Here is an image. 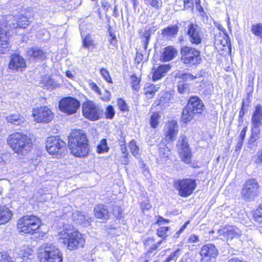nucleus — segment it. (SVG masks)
<instances>
[{
  "label": "nucleus",
  "mask_w": 262,
  "mask_h": 262,
  "mask_svg": "<svg viewBox=\"0 0 262 262\" xmlns=\"http://www.w3.org/2000/svg\"><path fill=\"white\" fill-rule=\"evenodd\" d=\"M30 14L16 16H0V53H9L11 50L10 30L17 28L25 29L32 22Z\"/></svg>",
  "instance_id": "nucleus-1"
},
{
  "label": "nucleus",
  "mask_w": 262,
  "mask_h": 262,
  "mask_svg": "<svg viewBox=\"0 0 262 262\" xmlns=\"http://www.w3.org/2000/svg\"><path fill=\"white\" fill-rule=\"evenodd\" d=\"M68 146L72 154L79 158L87 156L90 150L87 137L80 129L70 134L68 137Z\"/></svg>",
  "instance_id": "nucleus-2"
},
{
  "label": "nucleus",
  "mask_w": 262,
  "mask_h": 262,
  "mask_svg": "<svg viewBox=\"0 0 262 262\" xmlns=\"http://www.w3.org/2000/svg\"><path fill=\"white\" fill-rule=\"evenodd\" d=\"M68 226H64L63 229L58 233L59 242L67 246L70 250H74L78 247H83L85 240L82 234Z\"/></svg>",
  "instance_id": "nucleus-3"
},
{
  "label": "nucleus",
  "mask_w": 262,
  "mask_h": 262,
  "mask_svg": "<svg viewBox=\"0 0 262 262\" xmlns=\"http://www.w3.org/2000/svg\"><path fill=\"white\" fill-rule=\"evenodd\" d=\"M7 143L14 152L18 155H25L31 149V139L25 134L15 132L7 138Z\"/></svg>",
  "instance_id": "nucleus-4"
},
{
  "label": "nucleus",
  "mask_w": 262,
  "mask_h": 262,
  "mask_svg": "<svg viewBox=\"0 0 262 262\" xmlns=\"http://www.w3.org/2000/svg\"><path fill=\"white\" fill-rule=\"evenodd\" d=\"M205 105L198 96L190 97L186 106L183 109L182 120L184 123L191 121L196 114H201Z\"/></svg>",
  "instance_id": "nucleus-5"
},
{
  "label": "nucleus",
  "mask_w": 262,
  "mask_h": 262,
  "mask_svg": "<svg viewBox=\"0 0 262 262\" xmlns=\"http://www.w3.org/2000/svg\"><path fill=\"white\" fill-rule=\"evenodd\" d=\"M181 60L187 67L200 64L202 61L201 51L194 47L184 46L181 49Z\"/></svg>",
  "instance_id": "nucleus-6"
},
{
  "label": "nucleus",
  "mask_w": 262,
  "mask_h": 262,
  "mask_svg": "<svg viewBox=\"0 0 262 262\" xmlns=\"http://www.w3.org/2000/svg\"><path fill=\"white\" fill-rule=\"evenodd\" d=\"M41 225L40 220L36 216L25 215L17 222V228L20 232L32 234Z\"/></svg>",
  "instance_id": "nucleus-7"
},
{
  "label": "nucleus",
  "mask_w": 262,
  "mask_h": 262,
  "mask_svg": "<svg viewBox=\"0 0 262 262\" xmlns=\"http://www.w3.org/2000/svg\"><path fill=\"white\" fill-rule=\"evenodd\" d=\"M173 186L180 196L186 198L193 193L196 187V182L195 179L190 178L178 179L174 181Z\"/></svg>",
  "instance_id": "nucleus-8"
},
{
  "label": "nucleus",
  "mask_w": 262,
  "mask_h": 262,
  "mask_svg": "<svg viewBox=\"0 0 262 262\" xmlns=\"http://www.w3.org/2000/svg\"><path fill=\"white\" fill-rule=\"evenodd\" d=\"M259 187L258 183L255 179L252 178L247 180L241 190L242 198L246 202L253 201L258 195Z\"/></svg>",
  "instance_id": "nucleus-9"
},
{
  "label": "nucleus",
  "mask_w": 262,
  "mask_h": 262,
  "mask_svg": "<svg viewBox=\"0 0 262 262\" xmlns=\"http://www.w3.org/2000/svg\"><path fill=\"white\" fill-rule=\"evenodd\" d=\"M40 262H62V254L53 244H47L44 251L40 254Z\"/></svg>",
  "instance_id": "nucleus-10"
},
{
  "label": "nucleus",
  "mask_w": 262,
  "mask_h": 262,
  "mask_svg": "<svg viewBox=\"0 0 262 262\" xmlns=\"http://www.w3.org/2000/svg\"><path fill=\"white\" fill-rule=\"evenodd\" d=\"M66 143L57 136L48 138L46 148L50 155H61L65 150Z\"/></svg>",
  "instance_id": "nucleus-11"
},
{
  "label": "nucleus",
  "mask_w": 262,
  "mask_h": 262,
  "mask_svg": "<svg viewBox=\"0 0 262 262\" xmlns=\"http://www.w3.org/2000/svg\"><path fill=\"white\" fill-rule=\"evenodd\" d=\"M80 106V103L78 100L69 96L60 100L58 107L61 112L68 115H72L77 112Z\"/></svg>",
  "instance_id": "nucleus-12"
},
{
  "label": "nucleus",
  "mask_w": 262,
  "mask_h": 262,
  "mask_svg": "<svg viewBox=\"0 0 262 262\" xmlns=\"http://www.w3.org/2000/svg\"><path fill=\"white\" fill-rule=\"evenodd\" d=\"M187 28L186 34L190 42L195 46L201 45L204 36L201 28L196 24L191 23Z\"/></svg>",
  "instance_id": "nucleus-13"
},
{
  "label": "nucleus",
  "mask_w": 262,
  "mask_h": 262,
  "mask_svg": "<svg viewBox=\"0 0 262 262\" xmlns=\"http://www.w3.org/2000/svg\"><path fill=\"white\" fill-rule=\"evenodd\" d=\"M82 110L83 116L91 121H96L100 118L101 111L92 101L83 103Z\"/></svg>",
  "instance_id": "nucleus-14"
},
{
  "label": "nucleus",
  "mask_w": 262,
  "mask_h": 262,
  "mask_svg": "<svg viewBox=\"0 0 262 262\" xmlns=\"http://www.w3.org/2000/svg\"><path fill=\"white\" fill-rule=\"evenodd\" d=\"M200 254L202 260L208 262L215 260L218 255L219 252L214 245L207 244L202 246Z\"/></svg>",
  "instance_id": "nucleus-15"
},
{
  "label": "nucleus",
  "mask_w": 262,
  "mask_h": 262,
  "mask_svg": "<svg viewBox=\"0 0 262 262\" xmlns=\"http://www.w3.org/2000/svg\"><path fill=\"white\" fill-rule=\"evenodd\" d=\"M27 67L26 59L17 53H13L10 57L8 68L10 70L18 72L24 70Z\"/></svg>",
  "instance_id": "nucleus-16"
},
{
  "label": "nucleus",
  "mask_w": 262,
  "mask_h": 262,
  "mask_svg": "<svg viewBox=\"0 0 262 262\" xmlns=\"http://www.w3.org/2000/svg\"><path fill=\"white\" fill-rule=\"evenodd\" d=\"M32 115L37 122H49L53 118V114L47 106H41L39 108L34 110Z\"/></svg>",
  "instance_id": "nucleus-17"
},
{
  "label": "nucleus",
  "mask_w": 262,
  "mask_h": 262,
  "mask_svg": "<svg viewBox=\"0 0 262 262\" xmlns=\"http://www.w3.org/2000/svg\"><path fill=\"white\" fill-rule=\"evenodd\" d=\"M177 146L179 147V152L181 155L182 161L186 164H190L191 162L192 155L187 138L184 137L181 141H179Z\"/></svg>",
  "instance_id": "nucleus-18"
},
{
  "label": "nucleus",
  "mask_w": 262,
  "mask_h": 262,
  "mask_svg": "<svg viewBox=\"0 0 262 262\" xmlns=\"http://www.w3.org/2000/svg\"><path fill=\"white\" fill-rule=\"evenodd\" d=\"M219 235H223L227 240L237 238L241 235V230L236 226H228L220 229L217 231Z\"/></svg>",
  "instance_id": "nucleus-19"
},
{
  "label": "nucleus",
  "mask_w": 262,
  "mask_h": 262,
  "mask_svg": "<svg viewBox=\"0 0 262 262\" xmlns=\"http://www.w3.org/2000/svg\"><path fill=\"white\" fill-rule=\"evenodd\" d=\"M94 214L96 218L100 219L102 222H105L110 217V213L108 207L103 204H98L94 207Z\"/></svg>",
  "instance_id": "nucleus-20"
},
{
  "label": "nucleus",
  "mask_w": 262,
  "mask_h": 262,
  "mask_svg": "<svg viewBox=\"0 0 262 262\" xmlns=\"http://www.w3.org/2000/svg\"><path fill=\"white\" fill-rule=\"evenodd\" d=\"M171 66L169 64H162L159 66L157 69L153 68L152 69V79L156 81L161 79L165 74L170 69Z\"/></svg>",
  "instance_id": "nucleus-21"
},
{
  "label": "nucleus",
  "mask_w": 262,
  "mask_h": 262,
  "mask_svg": "<svg viewBox=\"0 0 262 262\" xmlns=\"http://www.w3.org/2000/svg\"><path fill=\"white\" fill-rule=\"evenodd\" d=\"M27 55L31 59L35 60H42L45 58V52L38 47H32L27 50Z\"/></svg>",
  "instance_id": "nucleus-22"
},
{
  "label": "nucleus",
  "mask_w": 262,
  "mask_h": 262,
  "mask_svg": "<svg viewBox=\"0 0 262 262\" xmlns=\"http://www.w3.org/2000/svg\"><path fill=\"white\" fill-rule=\"evenodd\" d=\"M251 122L252 126L259 127L262 125V106L257 104L253 113Z\"/></svg>",
  "instance_id": "nucleus-23"
},
{
  "label": "nucleus",
  "mask_w": 262,
  "mask_h": 262,
  "mask_svg": "<svg viewBox=\"0 0 262 262\" xmlns=\"http://www.w3.org/2000/svg\"><path fill=\"white\" fill-rule=\"evenodd\" d=\"M179 27L177 25H169L162 30L161 34L167 40L175 38L179 31Z\"/></svg>",
  "instance_id": "nucleus-24"
},
{
  "label": "nucleus",
  "mask_w": 262,
  "mask_h": 262,
  "mask_svg": "<svg viewBox=\"0 0 262 262\" xmlns=\"http://www.w3.org/2000/svg\"><path fill=\"white\" fill-rule=\"evenodd\" d=\"M72 219L76 224L81 225L84 227L88 226L90 225L89 217H86L82 212L75 211L72 214Z\"/></svg>",
  "instance_id": "nucleus-25"
},
{
  "label": "nucleus",
  "mask_w": 262,
  "mask_h": 262,
  "mask_svg": "<svg viewBox=\"0 0 262 262\" xmlns=\"http://www.w3.org/2000/svg\"><path fill=\"white\" fill-rule=\"evenodd\" d=\"M177 53V50L173 47L167 46L163 50L161 59L164 61H169L176 56Z\"/></svg>",
  "instance_id": "nucleus-26"
},
{
  "label": "nucleus",
  "mask_w": 262,
  "mask_h": 262,
  "mask_svg": "<svg viewBox=\"0 0 262 262\" xmlns=\"http://www.w3.org/2000/svg\"><path fill=\"white\" fill-rule=\"evenodd\" d=\"M12 216L11 211L6 206H0V225L8 223Z\"/></svg>",
  "instance_id": "nucleus-27"
},
{
  "label": "nucleus",
  "mask_w": 262,
  "mask_h": 262,
  "mask_svg": "<svg viewBox=\"0 0 262 262\" xmlns=\"http://www.w3.org/2000/svg\"><path fill=\"white\" fill-rule=\"evenodd\" d=\"M168 126L166 137L169 140H172L178 133V125L176 121L172 120L168 123Z\"/></svg>",
  "instance_id": "nucleus-28"
},
{
  "label": "nucleus",
  "mask_w": 262,
  "mask_h": 262,
  "mask_svg": "<svg viewBox=\"0 0 262 262\" xmlns=\"http://www.w3.org/2000/svg\"><path fill=\"white\" fill-rule=\"evenodd\" d=\"M160 86L151 83H146L144 85V91L148 98L154 97L155 93L159 90Z\"/></svg>",
  "instance_id": "nucleus-29"
},
{
  "label": "nucleus",
  "mask_w": 262,
  "mask_h": 262,
  "mask_svg": "<svg viewBox=\"0 0 262 262\" xmlns=\"http://www.w3.org/2000/svg\"><path fill=\"white\" fill-rule=\"evenodd\" d=\"M176 78H179L182 82L191 81L196 78V76H194L189 73L179 71L175 74Z\"/></svg>",
  "instance_id": "nucleus-30"
},
{
  "label": "nucleus",
  "mask_w": 262,
  "mask_h": 262,
  "mask_svg": "<svg viewBox=\"0 0 262 262\" xmlns=\"http://www.w3.org/2000/svg\"><path fill=\"white\" fill-rule=\"evenodd\" d=\"M6 120L12 124L19 125L24 123L25 119L19 114L16 113L7 116Z\"/></svg>",
  "instance_id": "nucleus-31"
},
{
  "label": "nucleus",
  "mask_w": 262,
  "mask_h": 262,
  "mask_svg": "<svg viewBox=\"0 0 262 262\" xmlns=\"http://www.w3.org/2000/svg\"><path fill=\"white\" fill-rule=\"evenodd\" d=\"M178 91L181 94H188L190 91L189 84L182 81L178 82Z\"/></svg>",
  "instance_id": "nucleus-32"
},
{
  "label": "nucleus",
  "mask_w": 262,
  "mask_h": 262,
  "mask_svg": "<svg viewBox=\"0 0 262 262\" xmlns=\"http://www.w3.org/2000/svg\"><path fill=\"white\" fill-rule=\"evenodd\" d=\"M260 130L259 127H254L252 126V132L249 140V144H253L259 138Z\"/></svg>",
  "instance_id": "nucleus-33"
},
{
  "label": "nucleus",
  "mask_w": 262,
  "mask_h": 262,
  "mask_svg": "<svg viewBox=\"0 0 262 262\" xmlns=\"http://www.w3.org/2000/svg\"><path fill=\"white\" fill-rule=\"evenodd\" d=\"M160 117L161 116L158 113L154 112L152 114L150 119V125L152 128H156L157 127Z\"/></svg>",
  "instance_id": "nucleus-34"
},
{
  "label": "nucleus",
  "mask_w": 262,
  "mask_h": 262,
  "mask_svg": "<svg viewBox=\"0 0 262 262\" xmlns=\"http://www.w3.org/2000/svg\"><path fill=\"white\" fill-rule=\"evenodd\" d=\"M182 250L177 249L173 252L171 253L163 262H176L177 258L180 256Z\"/></svg>",
  "instance_id": "nucleus-35"
},
{
  "label": "nucleus",
  "mask_w": 262,
  "mask_h": 262,
  "mask_svg": "<svg viewBox=\"0 0 262 262\" xmlns=\"http://www.w3.org/2000/svg\"><path fill=\"white\" fill-rule=\"evenodd\" d=\"M251 30L255 35L262 38V24L257 23L252 25Z\"/></svg>",
  "instance_id": "nucleus-36"
},
{
  "label": "nucleus",
  "mask_w": 262,
  "mask_h": 262,
  "mask_svg": "<svg viewBox=\"0 0 262 262\" xmlns=\"http://www.w3.org/2000/svg\"><path fill=\"white\" fill-rule=\"evenodd\" d=\"M109 147L107 146V141L105 139L101 140L100 144L97 147V151L99 154L108 151Z\"/></svg>",
  "instance_id": "nucleus-37"
},
{
  "label": "nucleus",
  "mask_w": 262,
  "mask_h": 262,
  "mask_svg": "<svg viewBox=\"0 0 262 262\" xmlns=\"http://www.w3.org/2000/svg\"><path fill=\"white\" fill-rule=\"evenodd\" d=\"M130 152L133 156L137 157L139 156V148L136 144V142L134 140H132L128 145Z\"/></svg>",
  "instance_id": "nucleus-38"
},
{
  "label": "nucleus",
  "mask_w": 262,
  "mask_h": 262,
  "mask_svg": "<svg viewBox=\"0 0 262 262\" xmlns=\"http://www.w3.org/2000/svg\"><path fill=\"white\" fill-rule=\"evenodd\" d=\"M169 227H161L157 229V234L158 236L164 238L165 239L167 236V232L169 230Z\"/></svg>",
  "instance_id": "nucleus-39"
},
{
  "label": "nucleus",
  "mask_w": 262,
  "mask_h": 262,
  "mask_svg": "<svg viewBox=\"0 0 262 262\" xmlns=\"http://www.w3.org/2000/svg\"><path fill=\"white\" fill-rule=\"evenodd\" d=\"M131 84L132 88L135 90H138L139 89V84L140 80L137 77L135 74L131 76Z\"/></svg>",
  "instance_id": "nucleus-40"
},
{
  "label": "nucleus",
  "mask_w": 262,
  "mask_h": 262,
  "mask_svg": "<svg viewBox=\"0 0 262 262\" xmlns=\"http://www.w3.org/2000/svg\"><path fill=\"white\" fill-rule=\"evenodd\" d=\"M105 116L106 119H112L115 114V110L112 105H108L106 108Z\"/></svg>",
  "instance_id": "nucleus-41"
},
{
  "label": "nucleus",
  "mask_w": 262,
  "mask_h": 262,
  "mask_svg": "<svg viewBox=\"0 0 262 262\" xmlns=\"http://www.w3.org/2000/svg\"><path fill=\"white\" fill-rule=\"evenodd\" d=\"M117 105L119 110L122 112H125L128 111V106L122 98H119L117 100Z\"/></svg>",
  "instance_id": "nucleus-42"
},
{
  "label": "nucleus",
  "mask_w": 262,
  "mask_h": 262,
  "mask_svg": "<svg viewBox=\"0 0 262 262\" xmlns=\"http://www.w3.org/2000/svg\"><path fill=\"white\" fill-rule=\"evenodd\" d=\"M200 2V0H184V7L191 8L193 7L194 4L197 6Z\"/></svg>",
  "instance_id": "nucleus-43"
},
{
  "label": "nucleus",
  "mask_w": 262,
  "mask_h": 262,
  "mask_svg": "<svg viewBox=\"0 0 262 262\" xmlns=\"http://www.w3.org/2000/svg\"><path fill=\"white\" fill-rule=\"evenodd\" d=\"M253 217L256 222L262 223V209L257 208L254 213Z\"/></svg>",
  "instance_id": "nucleus-44"
},
{
  "label": "nucleus",
  "mask_w": 262,
  "mask_h": 262,
  "mask_svg": "<svg viewBox=\"0 0 262 262\" xmlns=\"http://www.w3.org/2000/svg\"><path fill=\"white\" fill-rule=\"evenodd\" d=\"M100 74L103 78L108 82H112V78L110 76L108 72L104 68H102L100 70Z\"/></svg>",
  "instance_id": "nucleus-45"
},
{
  "label": "nucleus",
  "mask_w": 262,
  "mask_h": 262,
  "mask_svg": "<svg viewBox=\"0 0 262 262\" xmlns=\"http://www.w3.org/2000/svg\"><path fill=\"white\" fill-rule=\"evenodd\" d=\"M0 262H14L6 252L0 253Z\"/></svg>",
  "instance_id": "nucleus-46"
},
{
  "label": "nucleus",
  "mask_w": 262,
  "mask_h": 262,
  "mask_svg": "<svg viewBox=\"0 0 262 262\" xmlns=\"http://www.w3.org/2000/svg\"><path fill=\"white\" fill-rule=\"evenodd\" d=\"M190 223L189 221H187L185 224L180 228V229L177 231V232L173 235V238L177 239L179 237L180 235L186 229L187 225Z\"/></svg>",
  "instance_id": "nucleus-47"
},
{
  "label": "nucleus",
  "mask_w": 262,
  "mask_h": 262,
  "mask_svg": "<svg viewBox=\"0 0 262 262\" xmlns=\"http://www.w3.org/2000/svg\"><path fill=\"white\" fill-rule=\"evenodd\" d=\"M109 34L110 38L108 39V41L114 47H117V39L116 37L115 34L111 31H110Z\"/></svg>",
  "instance_id": "nucleus-48"
},
{
  "label": "nucleus",
  "mask_w": 262,
  "mask_h": 262,
  "mask_svg": "<svg viewBox=\"0 0 262 262\" xmlns=\"http://www.w3.org/2000/svg\"><path fill=\"white\" fill-rule=\"evenodd\" d=\"M151 34H152L150 31H149L147 28L145 27L144 30L143 32H140V36L144 38V40H150V36Z\"/></svg>",
  "instance_id": "nucleus-49"
},
{
  "label": "nucleus",
  "mask_w": 262,
  "mask_h": 262,
  "mask_svg": "<svg viewBox=\"0 0 262 262\" xmlns=\"http://www.w3.org/2000/svg\"><path fill=\"white\" fill-rule=\"evenodd\" d=\"M93 42L92 39L86 36L84 39H83L82 41V45L84 48L89 49V47L92 45Z\"/></svg>",
  "instance_id": "nucleus-50"
},
{
  "label": "nucleus",
  "mask_w": 262,
  "mask_h": 262,
  "mask_svg": "<svg viewBox=\"0 0 262 262\" xmlns=\"http://www.w3.org/2000/svg\"><path fill=\"white\" fill-rule=\"evenodd\" d=\"M147 29L154 33L158 29V27L155 22H152L145 27Z\"/></svg>",
  "instance_id": "nucleus-51"
},
{
  "label": "nucleus",
  "mask_w": 262,
  "mask_h": 262,
  "mask_svg": "<svg viewBox=\"0 0 262 262\" xmlns=\"http://www.w3.org/2000/svg\"><path fill=\"white\" fill-rule=\"evenodd\" d=\"M199 241V237L194 234H191L188 239L189 243H195Z\"/></svg>",
  "instance_id": "nucleus-52"
},
{
  "label": "nucleus",
  "mask_w": 262,
  "mask_h": 262,
  "mask_svg": "<svg viewBox=\"0 0 262 262\" xmlns=\"http://www.w3.org/2000/svg\"><path fill=\"white\" fill-rule=\"evenodd\" d=\"M101 95L102 96H101V99L105 101L110 100L111 98V93L106 90H105L104 93L103 94H101Z\"/></svg>",
  "instance_id": "nucleus-53"
},
{
  "label": "nucleus",
  "mask_w": 262,
  "mask_h": 262,
  "mask_svg": "<svg viewBox=\"0 0 262 262\" xmlns=\"http://www.w3.org/2000/svg\"><path fill=\"white\" fill-rule=\"evenodd\" d=\"M169 222L170 221L169 220L165 219L161 216L158 217L157 221V223L159 224L160 225L169 223Z\"/></svg>",
  "instance_id": "nucleus-54"
},
{
  "label": "nucleus",
  "mask_w": 262,
  "mask_h": 262,
  "mask_svg": "<svg viewBox=\"0 0 262 262\" xmlns=\"http://www.w3.org/2000/svg\"><path fill=\"white\" fill-rule=\"evenodd\" d=\"M91 88L99 95H101V90L96 83L93 82L91 84Z\"/></svg>",
  "instance_id": "nucleus-55"
},
{
  "label": "nucleus",
  "mask_w": 262,
  "mask_h": 262,
  "mask_svg": "<svg viewBox=\"0 0 262 262\" xmlns=\"http://www.w3.org/2000/svg\"><path fill=\"white\" fill-rule=\"evenodd\" d=\"M247 130V126L244 127L240 133L239 139L243 140H245Z\"/></svg>",
  "instance_id": "nucleus-56"
},
{
  "label": "nucleus",
  "mask_w": 262,
  "mask_h": 262,
  "mask_svg": "<svg viewBox=\"0 0 262 262\" xmlns=\"http://www.w3.org/2000/svg\"><path fill=\"white\" fill-rule=\"evenodd\" d=\"M244 106H245V101L243 100V101H242V107H241V110H240V111L239 112V115L238 116H239L240 117H244V116L245 115V114L246 113V110L244 108Z\"/></svg>",
  "instance_id": "nucleus-57"
},
{
  "label": "nucleus",
  "mask_w": 262,
  "mask_h": 262,
  "mask_svg": "<svg viewBox=\"0 0 262 262\" xmlns=\"http://www.w3.org/2000/svg\"><path fill=\"white\" fill-rule=\"evenodd\" d=\"M154 243V239L152 237H148L144 242V246L145 247H147L151 243Z\"/></svg>",
  "instance_id": "nucleus-58"
},
{
  "label": "nucleus",
  "mask_w": 262,
  "mask_h": 262,
  "mask_svg": "<svg viewBox=\"0 0 262 262\" xmlns=\"http://www.w3.org/2000/svg\"><path fill=\"white\" fill-rule=\"evenodd\" d=\"M243 142H244V140H243L238 139L237 145H236V147H235V150L236 151H238L239 149H241V147L243 146Z\"/></svg>",
  "instance_id": "nucleus-59"
},
{
  "label": "nucleus",
  "mask_w": 262,
  "mask_h": 262,
  "mask_svg": "<svg viewBox=\"0 0 262 262\" xmlns=\"http://www.w3.org/2000/svg\"><path fill=\"white\" fill-rule=\"evenodd\" d=\"M102 7L105 11H107L110 8V4L106 1H103L101 3Z\"/></svg>",
  "instance_id": "nucleus-60"
},
{
  "label": "nucleus",
  "mask_w": 262,
  "mask_h": 262,
  "mask_svg": "<svg viewBox=\"0 0 262 262\" xmlns=\"http://www.w3.org/2000/svg\"><path fill=\"white\" fill-rule=\"evenodd\" d=\"M121 150L123 154H124L125 156H128V152L126 147V146H124L121 147Z\"/></svg>",
  "instance_id": "nucleus-61"
},
{
  "label": "nucleus",
  "mask_w": 262,
  "mask_h": 262,
  "mask_svg": "<svg viewBox=\"0 0 262 262\" xmlns=\"http://www.w3.org/2000/svg\"><path fill=\"white\" fill-rule=\"evenodd\" d=\"M227 262H247L243 260L240 259L238 258H233L229 259Z\"/></svg>",
  "instance_id": "nucleus-62"
},
{
  "label": "nucleus",
  "mask_w": 262,
  "mask_h": 262,
  "mask_svg": "<svg viewBox=\"0 0 262 262\" xmlns=\"http://www.w3.org/2000/svg\"><path fill=\"white\" fill-rule=\"evenodd\" d=\"M159 247L157 246V245L155 244H153L150 247H149L148 249V252H152L154 251L157 250Z\"/></svg>",
  "instance_id": "nucleus-63"
},
{
  "label": "nucleus",
  "mask_w": 262,
  "mask_h": 262,
  "mask_svg": "<svg viewBox=\"0 0 262 262\" xmlns=\"http://www.w3.org/2000/svg\"><path fill=\"white\" fill-rule=\"evenodd\" d=\"M257 163H262V149L261 150L257 158Z\"/></svg>",
  "instance_id": "nucleus-64"
}]
</instances>
